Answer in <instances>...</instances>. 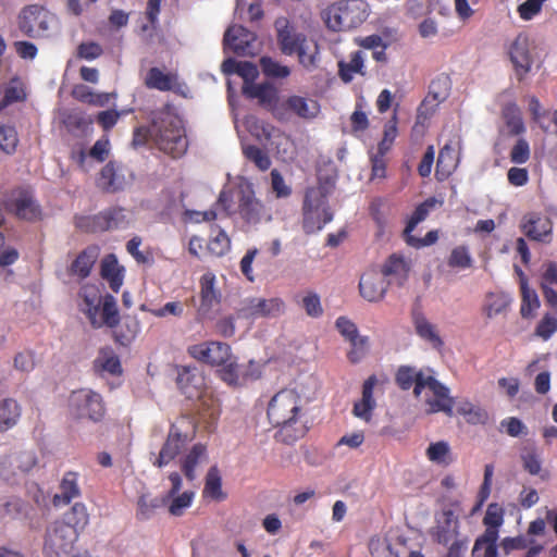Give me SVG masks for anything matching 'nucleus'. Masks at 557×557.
I'll return each mask as SVG.
<instances>
[{"mask_svg":"<svg viewBox=\"0 0 557 557\" xmlns=\"http://www.w3.org/2000/svg\"><path fill=\"white\" fill-rule=\"evenodd\" d=\"M304 405L300 394L295 388H282L268 403L267 417L277 429L274 438L283 444L293 445L306 434V426L300 421Z\"/></svg>","mask_w":557,"mask_h":557,"instance_id":"nucleus-1","label":"nucleus"},{"mask_svg":"<svg viewBox=\"0 0 557 557\" xmlns=\"http://www.w3.org/2000/svg\"><path fill=\"white\" fill-rule=\"evenodd\" d=\"M154 145L174 159L184 156L188 148L182 120L169 112H159L153 116Z\"/></svg>","mask_w":557,"mask_h":557,"instance_id":"nucleus-2","label":"nucleus"},{"mask_svg":"<svg viewBox=\"0 0 557 557\" xmlns=\"http://www.w3.org/2000/svg\"><path fill=\"white\" fill-rule=\"evenodd\" d=\"M301 213V226L307 235L320 232L325 224L333 220V212L329 206L327 195L323 187L312 186L306 188Z\"/></svg>","mask_w":557,"mask_h":557,"instance_id":"nucleus-3","label":"nucleus"},{"mask_svg":"<svg viewBox=\"0 0 557 557\" xmlns=\"http://www.w3.org/2000/svg\"><path fill=\"white\" fill-rule=\"evenodd\" d=\"M58 25L55 14L39 4L26 5L17 15L18 29L23 35L35 39L51 37Z\"/></svg>","mask_w":557,"mask_h":557,"instance_id":"nucleus-4","label":"nucleus"},{"mask_svg":"<svg viewBox=\"0 0 557 557\" xmlns=\"http://www.w3.org/2000/svg\"><path fill=\"white\" fill-rule=\"evenodd\" d=\"M363 0H345L330 5L324 12L326 26L334 32H345L360 26L368 17Z\"/></svg>","mask_w":557,"mask_h":557,"instance_id":"nucleus-5","label":"nucleus"},{"mask_svg":"<svg viewBox=\"0 0 557 557\" xmlns=\"http://www.w3.org/2000/svg\"><path fill=\"white\" fill-rule=\"evenodd\" d=\"M412 386L416 397H419L425 387L433 393L434 398L426 399L429 413L444 412L448 417L454 414L455 399L449 396V388L434 376H425L419 371L418 380Z\"/></svg>","mask_w":557,"mask_h":557,"instance_id":"nucleus-6","label":"nucleus"},{"mask_svg":"<svg viewBox=\"0 0 557 557\" xmlns=\"http://www.w3.org/2000/svg\"><path fill=\"white\" fill-rule=\"evenodd\" d=\"M78 532L70 523L54 522L47 531L45 553L48 557H69L74 549Z\"/></svg>","mask_w":557,"mask_h":557,"instance_id":"nucleus-7","label":"nucleus"},{"mask_svg":"<svg viewBox=\"0 0 557 557\" xmlns=\"http://www.w3.org/2000/svg\"><path fill=\"white\" fill-rule=\"evenodd\" d=\"M319 112L320 104L317 100L297 95L288 96L272 107V114L280 122H288L292 116L312 120Z\"/></svg>","mask_w":557,"mask_h":557,"instance_id":"nucleus-8","label":"nucleus"},{"mask_svg":"<svg viewBox=\"0 0 557 557\" xmlns=\"http://www.w3.org/2000/svg\"><path fill=\"white\" fill-rule=\"evenodd\" d=\"M237 213L245 224L253 226L272 219L270 210L256 197L251 185L240 188Z\"/></svg>","mask_w":557,"mask_h":557,"instance_id":"nucleus-9","label":"nucleus"},{"mask_svg":"<svg viewBox=\"0 0 557 557\" xmlns=\"http://www.w3.org/2000/svg\"><path fill=\"white\" fill-rule=\"evenodd\" d=\"M218 370L220 379L230 386L244 385L249 380H257L260 377L261 372L259 364L255 361H249L248 364H239L236 358L230 352V359L220 364Z\"/></svg>","mask_w":557,"mask_h":557,"instance_id":"nucleus-10","label":"nucleus"},{"mask_svg":"<svg viewBox=\"0 0 557 557\" xmlns=\"http://www.w3.org/2000/svg\"><path fill=\"white\" fill-rule=\"evenodd\" d=\"M70 406L79 417H86L92 421H100L104 413L102 396L90 389L73 392Z\"/></svg>","mask_w":557,"mask_h":557,"instance_id":"nucleus-11","label":"nucleus"},{"mask_svg":"<svg viewBox=\"0 0 557 557\" xmlns=\"http://www.w3.org/2000/svg\"><path fill=\"white\" fill-rule=\"evenodd\" d=\"M187 351L190 357L202 363L220 367L230 359L232 349L226 343L210 341L191 345Z\"/></svg>","mask_w":557,"mask_h":557,"instance_id":"nucleus-12","label":"nucleus"},{"mask_svg":"<svg viewBox=\"0 0 557 557\" xmlns=\"http://www.w3.org/2000/svg\"><path fill=\"white\" fill-rule=\"evenodd\" d=\"M508 54L518 81H523L530 73L534 61L529 36L520 33L511 42Z\"/></svg>","mask_w":557,"mask_h":557,"instance_id":"nucleus-13","label":"nucleus"},{"mask_svg":"<svg viewBox=\"0 0 557 557\" xmlns=\"http://www.w3.org/2000/svg\"><path fill=\"white\" fill-rule=\"evenodd\" d=\"M284 301L278 298H247L242 308L238 310V317L242 318H261V317H277L284 312Z\"/></svg>","mask_w":557,"mask_h":557,"instance_id":"nucleus-14","label":"nucleus"},{"mask_svg":"<svg viewBox=\"0 0 557 557\" xmlns=\"http://www.w3.org/2000/svg\"><path fill=\"white\" fill-rule=\"evenodd\" d=\"M520 228L530 240L552 242L553 222L548 216L536 212L527 213L521 220Z\"/></svg>","mask_w":557,"mask_h":557,"instance_id":"nucleus-15","label":"nucleus"},{"mask_svg":"<svg viewBox=\"0 0 557 557\" xmlns=\"http://www.w3.org/2000/svg\"><path fill=\"white\" fill-rule=\"evenodd\" d=\"M82 310L94 327L104 325V301L102 294L96 285H85L82 288Z\"/></svg>","mask_w":557,"mask_h":557,"instance_id":"nucleus-16","label":"nucleus"},{"mask_svg":"<svg viewBox=\"0 0 557 557\" xmlns=\"http://www.w3.org/2000/svg\"><path fill=\"white\" fill-rule=\"evenodd\" d=\"M5 207L21 219L33 221L40 215V210L33 196L25 190L13 191L5 200Z\"/></svg>","mask_w":557,"mask_h":557,"instance_id":"nucleus-17","label":"nucleus"},{"mask_svg":"<svg viewBox=\"0 0 557 557\" xmlns=\"http://www.w3.org/2000/svg\"><path fill=\"white\" fill-rule=\"evenodd\" d=\"M389 282L375 270L367 271L359 282L360 295L368 301H380L384 298Z\"/></svg>","mask_w":557,"mask_h":557,"instance_id":"nucleus-18","label":"nucleus"},{"mask_svg":"<svg viewBox=\"0 0 557 557\" xmlns=\"http://www.w3.org/2000/svg\"><path fill=\"white\" fill-rule=\"evenodd\" d=\"M376 384L377 377L374 374L370 375L362 384L361 398L355 401L352 407V414L367 423L372 420L373 411L376 407V401L373 397Z\"/></svg>","mask_w":557,"mask_h":557,"instance_id":"nucleus-19","label":"nucleus"},{"mask_svg":"<svg viewBox=\"0 0 557 557\" xmlns=\"http://www.w3.org/2000/svg\"><path fill=\"white\" fill-rule=\"evenodd\" d=\"M186 441L187 436L183 435L177 428L172 425L168 434L166 441L163 444L159 453V456L153 462V465L157 466L158 468L166 466L180 454Z\"/></svg>","mask_w":557,"mask_h":557,"instance_id":"nucleus-20","label":"nucleus"},{"mask_svg":"<svg viewBox=\"0 0 557 557\" xmlns=\"http://www.w3.org/2000/svg\"><path fill=\"white\" fill-rule=\"evenodd\" d=\"M442 517L443 520L435 527L433 537L435 542L446 546L455 540H460L459 520L451 509L443 510Z\"/></svg>","mask_w":557,"mask_h":557,"instance_id":"nucleus-21","label":"nucleus"},{"mask_svg":"<svg viewBox=\"0 0 557 557\" xmlns=\"http://www.w3.org/2000/svg\"><path fill=\"white\" fill-rule=\"evenodd\" d=\"M255 34L242 25H234L226 29L223 38L225 46L230 47L236 54L244 55L249 51Z\"/></svg>","mask_w":557,"mask_h":557,"instance_id":"nucleus-22","label":"nucleus"},{"mask_svg":"<svg viewBox=\"0 0 557 557\" xmlns=\"http://www.w3.org/2000/svg\"><path fill=\"white\" fill-rule=\"evenodd\" d=\"M409 271L410 265L405 258L393 253L386 259L379 273L382 274L385 280L389 278V283L395 282L398 285H403L408 278Z\"/></svg>","mask_w":557,"mask_h":557,"instance_id":"nucleus-23","label":"nucleus"},{"mask_svg":"<svg viewBox=\"0 0 557 557\" xmlns=\"http://www.w3.org/2000/svg\"><path fill=\"white\" fill-rule=\"evenodd\" d=\"M133 173L123 164L107 163V191L123 190L133 182Z\"/></svg>","mask_w":557,"mask_h":557,"instance_id":"nucleus-24","label":"nucleus"},{"mask_svg":"<svg viewBox=\"0 0 557 557\" xmlns=\"http://www.w3.org/2000/svg\"><path fill=\"white\" fill-rule=\"evenodd\" d=\"M541 288L546 302L557 308V262L548 261L543 265Z\"/></svg>","mask_w":557,"mask_h":557,"instance_id":"nucleus-25","label":"nucleus"},{"mask_svg":"<svg viewBox=\"0 0 557 557\" xmlns=\"http://www.w3.org/2000/svg\"><path fill=\"white\" fill-rule=\"evenodd\" d=\"M502 119L508 129L509 136H520L525 133L522 112L516 102L510 101L503 106Z\"/></svg>","mask_w":557,"mask_h":557,"instance_id":"nucleus-26","label":"nucleus"},{"mask_svg":"<svg viewBox=\"0 0 557 557\" xmlns=\"http://www.w3.org/2000/svg\"><path fill=\"white\" fill-rule=\"evenodd\" d=\"M458 153L450 144L441 148L436 162L435 175L438 181H444L456 170L458 165Z\"/></svg>","mask_w":557,"mask_h":557,"instance_id":"nucleus-27","label":"nucleus"},{"mask_svg":"<svg viewBox=\"0 0 557 557\" xmlns=\"http://www.w3.org/2000/svg\"><path fill=\"white\" fill-rule=\"evenodd\" d=\"M200 302L202 308L211 309L220 304L221 293L216 288V277L212 272H207L200 277Z\"/></svg>","mask_w":557,"mask_h":557,"instance_id":"nucleus-28","label":"nucleus"},{"mask_svg":"<svg viewBox=\"0 0 557 557\" xmlns=\"http://www.w3.org/2000/svg\"><path fill=\"white\" fill-rule=\"evenodd\" d=\"M207 458V447L200 443L195 444L191 449L184 456L181 461V468L188 481H194L196 479V467L202 461H206Z\"/></svg>","mask_w":557,"mask_h":557,"instance_id":"nucleus-29","label":"nucleus"},{"mask_svg":"<svg viewBox=\"0 0 557 557\" xmlns=\"http://www.w3.org/2000/svg\"><path fill=\"white\" fill-rule=\"evenodd\" d=\"M413 325L416 333L433 348L440 349L444 342L438 335L436 327L421 312L413 313Z\"/></svg>","mask_w":557,"mask_h":557,"instance_id":"nucleus-30","label":"nucleus"},{"mask_svg":"<svg viewBox=\"0 0 557 557\" xmlns=\"http://www.w3.org/2000/svg\"><path fill=\"white\" fill-rule=\"evenodd\" d=\"M306 35L297 33L292 26L285 25L277 30V41L282 52L286 55L295 54L299 45H304Z\"/></svg>","mask_w":557,"mask_h":557,"instance_id":"nucleus-31","label":"nucleus"},{"mask_svg":"<svg viewBox=\"0 0 557 557\" xmlns=\"http://www.w3.org/2000/svg\"><path fill=\"white\" fill-rule=\"evenodd\" d=\"M79 495V487L77 484V475L74 472L64 474L61 484L60 493L53 496V505L62 506L69 504L73 498Z\"/></svg>","mask_w":557,"mask_h":557,"instance_id":"nucleus-32","label":"nucleus"},{"mask_svg":"<svg viewBox=\"0 0 557 557\" xmlns=\"http://www.w3.org/2000/svg\"><path fill=\"white\" fill-rule=\"evenodd\" d=\"M99 256L98 247H88L81 252L71 265V273L77 275L79 278L88 276L91 268L97 261Z\"/></svg>","mask_w":557,"mask_h":557,"instance_id":"nucleus-33","label":"nucleus"},{"mask_svg":"<svg viewBox=\"0 0 557 557\" xmlns=\"http://www.w3.org/2000/svg\"><path fill=\"white\" fill-rule=\"evenodd\" d=\"M202 496L216 502L226 498V494L222 491V479L216 466L211 467L207 472Z\"/></svg>","mask_w":557,"mask_h":557,"instance_id":"nucleus-34","label":"nucleus"},{"mask_svg":"<svg viewBox=\"0 0 557 557\" xmlns=\"http://www.w3.org/2000/svg\"><path fill=\"white\" fill-rule=\"evenodd\" d=\"M21 417V407L12 398L0 399V432L13 428Z\"/></svg>","mask_w":557,"mask_h":557,"instance_id":"nucleus-35","label":"nucleus"},{"mask_svg":"<svg viewBox=\"0 0 557 557\" xmlns=\"http://www.w3.org/2000/svg\"><path fill=\"white\" fill-rule=\"evenodd\" d=\"M363 54L361 51H355L350 54L349 61L338 62V74L344 83H350L356 74L364 75Z\"/></svg>","mask_w":557,"mask_h":557,"instance_id":"nucleus-36","label":"nucleus"},{"mask_svg":"<svg viewBox=\"0 0 557 557\" xmlns=\"http://www.w3.org/2000/svg\"><path fill=\"white\" fill-rule=\"evenodd\" d=\"M177 83V76L171 73H163L158 67H151L148 71L146 85L149 88H154L161 91H169L174 89Z\"/></svg>","mask_w":557,"mask_h":557,"instance_id":"nucleus-37","label":"nucleus"},{"mask_svg":"<svg viewBox=\"0 0 557 557\" xmlns=\"http://www.w3.org/2000/svg\"><path fill=\"white\" fill-rule=\"evenodd\" d=\"M125 276V268L117 262L114 253L107 255V282L110 288L117 293L123 285Z\"/></svg>","mask_w":557,"mask_h":557,"instance_id":"nucleus-38","label":"nucleus"},{"mask_svg":"<svg viewBox=\"0 0 557 557\" xmlns=\"http://www.w3.org/2000/svg\"><path fill=\"white\" fill-rule=\"evenodd\" d=\"M25 510V503L17 496H5L0 498V521L16 519Z\"/></svg>","mask_w":557,"mask_h":557,"instance_id":"nucleus-39","label":"nucleus"},{"mask_svg":"<svg viewBox=\"0 0 557 557\" xmlns=\"http://www.w3.org/2000/svg\"><path fill=\"white\" fill-rule=\"evenodd\" d=\"M77 160L85 171L90 170L95 162L101 163L104 160V141L98 139L88 152L81 150Z\"/></svg>","mask_w":557,"mask_h":557,"instance_id":"nucleus-40","label":"nucleus"},{"mask_svg":"<svg viewBox=\"0 0 557 557\" xmlns=\"http://www.w3.org/2000/svg\"><path fill=\"white\" fill-rule=\"evenodd\" d=\"M451 81L448 75L440 74L432 79L429 86L428 98H432L437 103L444 101L450 91Z\"/></svg>","mask_w":557,"mask_h":557,"instance_id":"nucleus-41","label":"nucleus"},{"mask_svg":"<svg viewBox=\"0 0 557 557\" xmlns=\"http://www.w3.org/2000/svg\"><path fill=\"white\" fill-rule=\"evenodd\" d=\"M510 304V299L500 293H490L486 295L484 311L487 318H494L505 312Z\"/></svg>","mask_w":557,"mask_h":557,"instance_id":"nucleus-42","label":"nucleus"},{"mask_svg":"<svg viewBox=\"0 0 557 557\" xmlns=\"http://www.w3.org/2000/svg\"><path fill=\"white\" fill-rule=\"evenodd\" d=\"M196 368L180 367L177 371L176 383L180 389L189 398L194 396L191 388H196L200 379L197 377Z\"/></svg>","mask_w":557,"mask_h":557,"instance_id":"nucleus-43","label":"nucleus"},{"mask_svg":"<svg viewBox=\"0 0 557 557\" xmlns=\"http://www.w3.org/2000/svg\"><path fill=\"white\" fill-rule=\"evenodd\" d=\"M435 205H436V199L431 197V198H428L426 200H424L419 206H417V208L412 212L411 216L407 221L406 227L404 230V235H406L408 233H412L414 231V228L417 227V225L428 218L430 210L432 208H434Z\"/></svg>","mask_w":557,"mask_h":557,"instance_id":"nucleus-44","label":"nucleus"},{"mask_svg":"<svg viewBox=\"0 0 557 557\" xmlns=\"http://www.w3.org/2000/svg\"><path fill=\"white\" fill-rule=\"evenodd\" d=\"M520 458L523 469L531 475H537L542 470V461L534 445L524 446L521 450Z\"/></svg>","mask_w":557,"mask_h":557,"instance_id":"nucleus-45","label":"nucleus"},{"mask_svg":"<svg viewBox=\"0 0 557 557\" xmlns=\"http://www.w3.org/2000/svg\"><path fill=\"white\" fill-rule=\"evenodd\" d=\"M521 295L522 301L520 307V313L523 318H530L533 312L540 307V300L535 290L529 288L525 281L521 282Z\"/></svg>","mask_w":557,"mask_h":557,"instance_id":"nucleus-46","label":"nucleus"},{"mask_svg":"<svg viewBox=\"0 0 557 557\" xmlns=\"http://www.w3.org/2000/svg\"><path fill=\"white\" fill-rule=\"evenodd\" d=\"M244 157L255 163L260 171H267L271 166V159L268 153L256 145L243 146Z\"/></svg>","mask_w":557,"mask_h":557,"instance_id":"nucleus-47","label":"nucleus"},{"mask_svg":"<svg viewBox=\"0 0 557 557\" xmlns=\"http://www.w3.org/2000/svg\"><path fill=\"white\" fill-rule=\"evenodd\" d=\"M72 95L78 101L90 106L102 107L104 104L103 94L94 92L88 86L83 84L75 85Z\"/></svg>","mask_w":557,"mask_h":557,"instance_id":"nucleus-48","label":"nucleus"},{"mask_svg":"<svg viewBox=\"0 0 557 557\" xmlns=\"http://www.w3.org/2000/svg\"><path fill=\"white\" fill-rule=\"evenodd\" d=\"M426 457L438 465H449L451 461L450 448L447 442L431 443L426 449Z\"/></svg>","mask_w":557,"mask_h":557,"instance_id":"nucleus-49","label":"nucleus"},{"mask_svg":"<svg viewBox=\"0 0 557 557\" xmlns=\"http://www.w3.org/2000/svg\"><path fill=\"white\" fill-rule=\"evenodd\" d=\"M447 264L453 269L465 270L471 268L472 257L468 247L465 245L455 247L447 259Z\"/></svg>","mask_w":557,"mask_h":557,"instance_id":"nucleus-50","label":"nucleus"},{"mask_svg":"<svg viewBox=\"0 0 557 557\" xmlns=\"http://www.w3.org/2000/svg\"><path fill=\"white\" fill-rule=\"evenodd\" d=\"M166 499H171L169 505V512L172 516L180 517L188 507L191 506L194 493L190 491H185L182 494H176L173 497H168L166 495L162 500L164 502Z\"/></svg>","mask_w":557,"mask_h":557,"instance_id":"nucleus-51","label":"nucleus"},{"mask_svg":"<svg viewBox=\"0 0 557 557\" xmlns=\"http://www.w3.org/2000/svg\"><path fill=\"white\" fill-rule=\"evenodd\" d=\"M260 66L263 74L271 78H285L290 74L288 66L282 65L271 57H262L260 59Z\"/></svg>","mask_w":557,"mask_h":557,"instance_id":"nucleus-52","label":"nucleus"},{"mask_svg":"<svg viewBox=\"0 0 557 557\" xmlns=\"http://www.w3.org/2000/svg\"><path fill=\"white\" fill-rule=\"evenodd\" d=\"M397 115L394 113L392 119L384 125L383 138L377 146V150L381 154H386L388 152L397 137Z\"/></svg>","mask_w":557,"mask_h":557,"instance_id":"nucleus-53","label":"nucleus"},{"mask_svg":"<svg viewBox=\"0 0 557 557\" xmlns=\"http://www.w3.org/2000/svg\"><path fill=\"white\" fill-rule=\"evenodd\" d=\"M299 62L306 69H311L315 65V57L318 54V45L313 41L305 39L304 45H299L297 51Z\"/></svg>","mask_w":557,"mask_h":557,"instance_id":"nucleus-54","label":"nucleus"},{"mask_svg":"<svg viewBox=\"0 0 557 557\" xmlns=\"http://www.w3.org/2000/svg\"><path fill=\"white\" fill-rule=\"evenodd\" d=\"M62 523H70L75 527L76 532L84 529L88 523V513L83 504H75L71 510L65 515V521Z\"/></svg>","mask_w":557,"mask_h":557,"instance_id":"nucleus-55","label":"nucleus"},{"mask_svg":"<svg viewBox=\"0 0 557 557\" xmlns=\"http://www.w3.org/2000/svg\"><path fill=\"white\" fill-rule=\"evenodd\" d=\"M207 249L212 256L222 257L231 249V239L223 230H220L218 234L209 240Z\"/></svg>","mask_w":557,"mask_h":557,"instance_id":"nucleus-56","label":"nucleus"},{"mask_svg":"<svg viewBox=\"0 0 557 557\" xmlns=\"http://www.w3.org/2000/svg\"><path fill=\"white\" fill-rule=\"evenodd\" d=\"M25 98V91L18 79H12L4 90V97L0 101V110L4 109L13 102L21 101Z\"/></svg>","mask_w":557,"mask_h":557,"instance_id":"nucleus-57","label":"nucleus"},{"mask_svg":"<svg viewBox=\"0 0 557 557\" xmlns=\"http://www.w3.org/2000/svg\"><path fill=\"white\" fill-rule=\"evenodd\" d=\"M18 143L17 133L12 126H0V149L5 153L15 151Z\"/></svg>","mask_w":557,"mask_h":557,"instance_id":"nucleus-58","label":"nucleus"},{"mask_svg":"<svg viewBox=\"0 0 557 557\" xmlns=\"http://www.w3.org/2000/svg\"><path fill=\"white\" fill-rule=\"evenodd\" d=\"M485 527H486V529H485L484 533L475 540V543H474V546L472 549L473 557H480V552L484 545L497 546L496 542L498 540V528H494V527H490V525H485Z\"/></svg>","mask_w":557,"mask_h":557,"instance_id":"nucleus-59","label":"nucleus"},{"mask_svg":"<svg viewBox=\"0 0 557 557\" xmlns=\"http://www.w3.org/2000/svg\"><path fill=\"white\" fill-rule=\"evenodd\" d=\"M419 371L408 366H401L395 375L396 384L403 389L408 391L412 387L413 383L418 380Z\"/></svg>","mask_w":557,"mask_h":557,"instance_id":"nucleus-60","label":"nucleus"},{"mask_svg":"<svg viewBox=\"0 0 557 557\" xmlns=\"http://www.w3.org/2000/svg\"><path fill=\"white\" fill-rule=\"evenodd\" d=\"M502 549L506 556H510L515 553L528 550L529 547V541L523 535H519L516 537H505L502 541Z\"/></svg>","mask_w":557,"mask_h":557,"instance_id":"nucleus-61","label":"nucleus"},{"mask_svg":"<svg viewBox=\"0 0 557 557\" xmlns=\"http://www.w3.org/2000/svg\"><path fill=\"white\" fill-rule=\"evenodd\" d=\"M504 515L505 510L499 504L491 503L483 518V524L499 528L504 523Z\"/></svg>","mask_w":557,"mask_h":557,"instance_id":"nucleus-62","label":"nucleus"},{"mask_svg":"<svg viewBox=\"0 0 557 557\" xmlns=\"http://www.w3.org/2000/svg\"><path fill=\"white\" fill-rule=\"evenodd\" d=\"M530 145L524 138H519L510 150V161L516 164H523L530 159Z\"/></svg>","mask_w":557,"mask_h":557,"instance_id":"nucleus-63","label":"nucleus"},{"mask_svg":"<svg viewBox=\"0 0 557 557\" xmlns=\"http://www.w3.org/2000/svg\"><path fill=\"white\" fill-rule=\"evenodd\" d=\"M302 308L309 317L318 318L322 315L323 308L320 301V297L317 293L309 292L302 297Z\"/></svg>","mask_w":557,"mask_h":557,"instance_id":"nucleus-64","label":"nucleus"}]
</instances>
